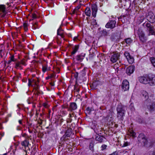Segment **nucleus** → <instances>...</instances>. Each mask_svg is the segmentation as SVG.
I'll return each mask as SVG.
<instances>
[{
    "mask_svg": "<svg viewBox=\"0 0 155 155\" xmlns=\"http://www.w3.org/2000/svg\"><path fill=\"white\" fill-rule=\"evenodd\" d=\"M17 107H18V108L20 109V107H19V106H18V105H17Z\"/></svg>",
    "mask_w": 155,
    "mask_h": 155,
    "instance_id": "56",
    "label": "nucleus"
},
{
    "mask_svg": "<svg viewBox=\"0 0 155 155\" xmlns=\"http://www.w3.org/2000/svg\"><path fill=\"white\" fill-rule=\"evenodd\" d=\"M147 20L148 21L151 23H153L155 22V16L153 13L149 12L147 16Z\"/></svg>",
    "mask_w": 155,
    "mask_h": 155,
    "instance_id": "6",
    "label": "nucleus"
},
{
    "mask_svg": "<svg viewBox=\"0 0 155 155\" xmlns=\"http://www.w3.org/2000/svg\"><path fill=\"white\" fill-rule=\"evenodd\" d=\"M138 34L140 40L142 42H144L147 40V38L145 36V34L141 29H139L138 30Z\"/></svg>",
    "mask_w": 155,
    "mask_h": 155,
    "instance_id": "5",
    "label": "nucleus"
},
{
    "mask_svg": "<svg viewBox=\"0 0 155 155\" xmlns=\"http://www.w3.org/2000/svg\"><path fill=\"white\" fill-rule=\"evenodd\" d=\"M135 66L133 65L128 67L126 69V73L129 75L133 73L135 70Z\"/></svg>",
    "mask_w": 155,
    "mask_h": 155,
    "instance_id": "16",
    "label": "nucleus"
},
{
    "mask_svg": "<svg viewBox=\"0 0 155 155\" xmlns=\"http://www.w3.org/2000/svg\"><path fill=\"white\" fill-rule=\"evenodd\" d=\"M2 50L1 49L0 50V56L1 58H2L3 56L2 54Z\"/></svg>",
    "mask_w": 155,
    "mask_h": 155,
    "instance_id": "42",
    "label": "nucleus"
},
{
    "mask_svg": "<svg viewBox=\"0 0 155 155\" xmlns=\"http://www.w3.org/2000/svg\"><path fill=\"white\" fill-rule=\"evenodd\" d=\"M67 9H68V8H66L65 9V10H66V11H67Z\"/></svg>",
    "mask_w": 155,
    "mask_h": 155,
    "instance_id": "59",
    "label": "nucleus"
},
{
    "mask_svg": "<svg viewBox=\"0 0 155 155\" xmlns=\"http://www.w3.org/2000/svg\"><path fill=\"white\" fill-rule=\"evenodd\" d=\"M94 146V142L93 141L90 142L89 145V148L91 150H93Z\"/></svg>",
    "mask_w": 155,
    "mask_h": 155,
    "instance_id": "31",
    "label": "nucleus"
},
{
    "mask_svg": "<svg viewBox=\"0 0 155 155\" xmlns=\"http://www.w3.org/2000/svg\"><path fill=\"white\" fill-rule=\"evenodd\" d=\"M23 41H25V39H24L23 38Z\"/></svg>",
    "mask_w": 155,
    "mask_h": 155,
    "instance_id": "58",
    "label": "nucleus"
},
{
    "mask_svg": "<svg viewBox=\"0 0 155 155\" xmlns=\"http://www.w3.org/2000/svg\"><path fill=\"white\" fill-rule=\"evenodd\" d=\"M151 155H155V151H154L152 153Z\"/></svg>",
    "mask_w": 155,
    "mask_h": 155,
    "instance_id": "50",
    "label": "nucleus"
},
{
    "mask_svg": "<svg viewBox=\"0 0 155 155\" xmlns=\"http://www.w3.org/2000/svg\"><path fill=\"white\" fill-rule=\"evenodd\" d=\"M11 61H11V60H9L8 61V63H7L8 64H10L11 63Z\"/></svg>",
    "mask_w": 155,
    "mask_h": 155,
    "instance_id": "51",
    "label": "nucleus"
},
{
    "mask_svg": "<svg viewBox=\"0 0 155 155\" xmlns=\"http://www.w3.org/2000/svg\"><path fill=\"white\" fill-rule=\"evenodd\" d=\"M6 14L5 5H0V15L2 17H4Z\"/></svg>",
    "mask_w": 155,
    "mask_h": 155,
    "instance_id": "12",
    "label": "nucleus"
},
{
    "mask_svg": "<svg viewBox=\"0 0 155 155\" xmlns=\"http://www.w3.org/2000/svg\"><path fill=\"white\" fill-rule=\"evenodd\" d=\"M138 140L141 143H143L144 146L146 147H148V141L147 138L143 134H140L138 137Z\"/></svg>",
    "mask_w": 155,
    "mask_h": 155,
    "instance_id": "3",
    "label": "nucleus"
},
{
    "mask_svg": "<svg viewBox=\"0 0 155 155\" xmlns=\"http://www.w3.org/2000/svg\"><path fill=\"white\" fill-rule=\"evenodd\" d=\"M77 107V106L76 103L72 102L70 104L69 110L72 111L76 110Z\"/></svg>",
    "mask_w": 155,
    "mask_h": 155,
    "instance_id": "17",
    "label": "nucleus"
},
{
    "mask_svg": "<svg viewBox=\"0 0 155 155\" xmlns=\"http://www.w3.org/2000/svg\"><path fill=\"white\" fill-rule=\"evenodd\" d=\"M75 13V10H74L72 12V14H74Z\"/></svg>",
    "mask_w": 155,
    "mask_h": 155,
    "instance_id": "52",
    "label": "nucleus"
},
{
    "mask_svg": "<svg viewBox=\"0 0 155 155\" xmlns=\"http://www.w3.org/2000/svg\"><path fill=\"white\" fill-rule=\"evenodd\" d=\"M107 147V146L106 145L103 144L101 146V150H102L106 149Z\"/></svg>",
    "mask_w": 155,
    "mask_h": 155,
    "instance_id": "38",
    "label": "nucleus"
},
{
    "mask_svg": "<svg viewBox=\"0 0 155 155\" xmlns=\"http://www.w3.org/2000/svg\"><path fill=\"white\" fill-rule=\"evenodd\" d=\"M42 121H43V120H42L41 119H40L39 120H38V123L40 125H41L42 124Z\"/></svg>",
    "mask_w": 155,
    "mask_h": 155,
    "instance_id": "39",
    "label": "nucleus"
},
{
    "mask_svg": "<svg viewBox=\"0 0 155 155\" xmlns=\"http://www.w3.org/2000/svg\"><path fill=\"white\" fill-rule=\"evenodd\" d=\"M33 58H35V56H33Z\"/></svg>",
    "mask_w": 155,
    "mask_h": 155,
    "instance_id": "61",
    "label": "nucleus"
},
{
    "mask_svg": "<svg viewBox=\"0 0 155 155\" xmlns=\"http://www.w3.org/2000/svg\"><path fill=\"white\" fill-rule=\"evenodd\" d=\"M143 26L146 29V31L148 36L155 35L154 27L150 22L146 21L143 24Z\"/></svg>",
    "mask_w": 155,
    "mask_h": 155,
    "instance_id": "1",
    "label": "nucleus"
},
{
    "mask_svg": "<svg viewBox=\"0 0 155 155\" xmlns=\"http://www.w3.org/2000/svg\"><path fill=\"white\" fill-rule=\"evenodd\" d=\"M85 55V54L82 53L77 55L75 58H74V59L76 60L78 62H81L84 59Z\"/></svg>",
    "mask_w": 155,
    "mask_h": 155,
    "instance_id": "15",
    "label": "nucleus"
},
{
    "mask_svg": "<svg viewBox=\"0 0 155 155\" xmlns=\"http://www.w3.org/2000/svg\"><path fill=\"white\" fill-rule=\"evenodd\" d=\"M42 70L43 72H45L47 71L48 70L47 68V65L43 66Z\"/></svg>",
    "mask_w": 155,
    "mask_h": 155,
    "instance_id": "30",
    "label": "nucleus"
},
{
    "mask_svg": "<svg viewBox=\"0 0 155 155\" xmlns=\"http://www.w3.org/2000/svg\"><path fill=\"white\" fill-rule=\"evenodd\" d=\"M18 122L20 124H22V120H19L18 121Z\"/></svg>",
    "mask_w": 155,
    "mask_h": 155,
    "instance_id": "49",
    "label": "nucleus"
},
{
    "mask_svg": "<svg viewBox=\"0 0 155 155\" xmlns=\"http://www.w3.org/2000/svg\"><path fill=\"white\" fill-rule=\"evenodd\" d=\"M1 64V63H0V64Z\"/></svg>",
    "mask_w": 155,
    "mask_h": 155,
    "instance_id": "63",
    "label": "nucleus"
},
{
    "mask_svg": "<svg viewBox=\"0 0 155 155\" xmlns=\"http://www.w3.org/2000/svg\"><path fill=\"white\" fill-rule=\"evenodd\" d=\"M74 92H78L79 91V89L78 87L74 86Z\"/></svg>",
    "mask_w": 155,
    "mask_h": 155,
    "instance_id": "33",
    "label": "nucleus"
},
{
    "mask_svg": "<svg viewBox=\"0 0 155 155\" xmlns=\"http://www.w3.org/2000/svg\"><path fill=\"white\" fill-rule=\"evenodd\" d=\"M32 16L33 18H36V15L35 14H33Z\"/></svg>",
    "mask_w": 155,
    "mask_h": 155,
    "instance_id": "47",
    "label": "nucleus"
},
{
    "mask_svg": "<svg viewBox=\"0 0 155 155\" xmlns=\"http://www.w3.org/2000/svg\"><path fill=\"white\" fill-rule=\"evenodd\" d=\"M77 39V37L76 36V37H74V38H73V40L74 41H76Z\"/></svg>",
    "mask_w": 155,
    "mask_h": 155,
    "instance_id": "48",
    "label": "nucleus"
},
{
    "mask_svg": "<svg viewBox=\"0 0 155 155\" xmlns=\"http://www.w3.org/2000/svg\"><path fill=\"white\" fill-rule=\"evenodd\" d=\"M23 27L25 31H27L28 29V23L26 22H25L23 24Z\"/></svg>",
    "mask_w": 155,
    "mask_h": 155,
    "instance_id": "29",
    "label": "nucleus"
},
{
    "mask_svg": "<svg viewBox=\"0 0 155 155\" xmlns=\"http://www.w3.org/2000/svg\"><path fill=\"white\" fill-rule=\"evenodd\" d=\"M28 104H31V103H30V102H28Z\"/></svg>",
    "mask_w": 155,
    "mask_h": 155,
    "instance_id": "62",
    "label": "nucleus"
},
{
    "mask_svg": "<svg viewBox=\"0 0 155 155\" xmlns=\"http://www.w3.org/2000/svg\"><path fill=\"white\" fill-rule=\"evenodd\" d=\"M124 54L129 63L131 64L134 62V58L133 57L130 56L129 52L127 51L125 52Z\"/></svg>",
    "mask_w": 155,
    "mask_h": 155,
    "instance_id": "8",
    "label": "nucleus"
},
{
    "mask_svg": "<svg viewBox=\"0 0 155 155\" xmlns=\"http://www.w3.org/2000/svg\"><path fill=\"white\" fill-rule=\"evenodd\" d=\"M116 23V22L115 21H109L106 25L105 27L107 28H113L115 27Z\"/></svg>",
    "mask_w": 155,
    "mask_h": 155,
    "instance_id": "9",
    "label": "nucleus"
},
{
    "mask_svg": "<svg viewBox=\"0 0 155 155\" xmlns=\"http://www.w3.org/2000/svg\"><path fill=\"white\" fill-rule=\"evenodd\" d=\"M138 80L141 83L144 84H149V75L140 76L138 77Z\"/></svg>",
    "mask_w": 155,
    "mask_h": 155,
    "instance_id": "4",
    "label": "nucleus"
},
{
    "mask_svg": "<svg viewBox=\"0 0 155 155\" xmlns=\"http://www.w3.org/2000/svg\"><path fill=\"white\" fill-rule=\"evenodd\" d=\"M117 117L119 120H123L126 110L125 107L121 105H118L117 108Z\"/></svg>",
    "mask_w": 155,
    "mask_h": 155,
    "instance_id": "2",
    "label": "nucleus"
},
{
    "mask_svg": "<svg viewBox=\"0 0 155 155\" xmlns=\"http://www.w3.org/2000/svg\"><path fill=\"white\" fill-rule=\"evenodd\" d=\"M43 105L45 107H46V106L47 105V104L46 103H44V104H43Z\"/></svg>",
    "mask_w": 155,
    "mask_h": 155,
    "instance_id": "53",
    "label": "nucleus"
},
{
    "mask_svg": "<svg viewBox=\"0 0 155 155\" xmlns=\"http://www.w3.org/2000/svg\"><path fill=\"white\" fill-rule=\"evenodd\" d=\"M125 41L126 43L128 45H130L133 41V40L130 38L125 39Z\"/></svg>",
    "mask_w": 155,
    "mask_h": 155,
    "instance_id": "26",
    "label": "nucleus"
},
{
    "mask_svg": "<svg viewBox=\"0 0 155 155\" xmlns=\"http://www.w3.org/2000/svg\"><path fill=\"white\" fill-rule=\"evenodd\" d=\"M130 145V143L128 142H124L123 144V147H126Z\"/></svg>",
    "mask_w": 155,
    "mask_h": 155,
    "instance_id": "35",
    "label": "nucleus"
},
{
    "mask_svg": "<svg viewBox=\"0 0 155 155\" xmlns=\"http://www.w3.org/2000/svg\"><path fill=\"white\" fill-rule=\"evenodd\" d=\"M69 117L70 118L71 117H73L74 116V114L73 113H72V114H69Z\"/></svg>",
    "mask_w": 155,
    "mask_h": 155,
    "instance_id": "44",
    "label": "nucleus"
},
{
    "mask_svg": "<svg viewBox=\"0 0 155 155\" xmlns=\"http://www.w3.org/2000/svg\"><path fill=\"white\" fill-rule=\"evenodd\" d=\"M21 143L22 146H23L25 147H28L29 144V142L28 140H25L22 141Z\"/></svg>",
    "mask_w": 155,
    "mask_h": 155,
    "instance_id": "21",
    "label": "nucleus"
},
{
    "mask_svg": "<svg viewBox=\"0 0 155 155\" xmlns=\"http://www.w3.org/2000/svg\"><path fill=\"white\" fill-rule=\"evenodd\" d=\"M120 56L118 53H114L111 56L110 61L113 63L115 62L119 59Z\"/></svg>",
    "mask_w": 155,
    "mask_h": 155,
    "instance_id": "13",
    "label": "nucleus"
},
{
    "mask_svg": "<svg viewBox=\"0 0 155 155\" xmlns=\"http://www.w3.org/2000/svg\"><path fill=\"white\" fill-rule=\"evenodd\" d=\"M100 82L98 81H95L93 83V85L96 87L100 84Z\"/></svg>",
    "mask_w": 155,
    "mask_h": 155,
    "instance_id": "27",
    "label": "nucleus"
},
{
    "mask_svg": "<svg viewBox=\"0 0 155 155\" xmlns=\"http://www.w3.org/2000/svg\"><path fill=\"white\" fill-rule=\"evenodd\" d=\"M57 35H60L62 38L64 37L62 30L60 27L57 30Z\"/></svg>",
    "mask_w": 155,
    "mask_h": 155,
    "instance_id": "23",
    "label": "nucleus"
},
{
    "mask_svg": "<svg viewBox=\"0 0 155 155\" xmlns=\"http://www.w3.org/2000/svg\"><path fill=\"white\" fill-rule=\"evenodd\" d=\"M109 155H117V153L116 152H115Z\"/></svg>",
    "mask_w": 155,
    "mask_h": 155,
    "instance_id": "45",
    "label": "nucleus"
},
{
    "mask_svg": "<svg viewBox=\"0 0 155 155\" xmlns=\"http://www.w3.org/2000/svg\"><path fill=\"white\" fill-rule=\"evenodd\" d=\"M32 83V81L30 79H28V86H31V84Z\"/></svg>",
    "mask_w": 155,
    "mask_h": 155,
    "instance_id": "40",
    "label": "nucleus"
},
{
    "mask_svg": "<svg viewBox=\"0 0 155 155\" xmlns=\"http://www.w3.org/2000/svg\"><path fill=\"white\" fill-rule=\"evenodd\" d=\"M32 28H33L34 29H36V28H37L35 26V25H33V26H32Z\"/></svg>",
    "mask_w": 155,
    "mask_h": 155,
    "instance_id": "46",
    "label": "nucleus"
},
{
    "mask_svg": "<svg viewBox=\"0 0 155 155\" xmlns=\"http://www.w3.org/2000/svg\"><path fill=\"white\" fill-rule=\"evenodd\" d=\"M131 136L133 137H134L136 135V133L134 132H132V133H131Z\"/></svg>",
    "mask_w": 155,
    "mask_h": 155,
    "instance_id": "41",
    "label": "nucleus"
},
{
    "mask_svg": "<svg viewBox=\"0 0 155 155\" xmlns=\"http://www.w3.org/2000/svg\"><path fill=\"white\" fill-rule=\"evenodd\" d=\"M35 25H37V23H35Z\"/></svg>",
    "mask_w": 155,
    "mask_h": 155,
    "instance_id": "60",
    "label": "nucleus"
},
{
    "mask_svg": "<svg viewBox=\"0 0 155 155\" xmlns=\"http://www.w3.org/2000/svg\"><path fill=\"white\" fill-rule=\"evenodd\" d=\"M85 70V68H84L83 69V70L82 71H84Z\"/></svg>",
    "mask_w": 155,
    "mask_h": 155,
    "instance_id": "55",
    "label": "nucleus"
},
{
    "mask_svg": "<svg viewBox=\"0 0 155 155\" xmlns=\"http://www.w3.org/2000/svg\"><path fill=\"white\" fill-rule=\"evenodd\" d=\"M71 128H68L66 131L64 135L61 138V139L65 138V137H69L71 134Z\"/></svg>",
    "mask_w": 155,
    "mask_h": 155,
    "instance_id": "18",
    "label": "nucleus"
},
{
    "mask_svg": "<svg viewBox=\"0 0 155 155\" xmlns=\"http://www.w3.org/2000/svg\"><path fill=\"white\" fill-rule=\"evenodd\" d=\"M78 73L77 72H76L74 74V77L76 78V81H77V80L78 79Z\"/></svg>",
    "mask_w": 155,
    "mask_h": 155,
    "instance_id": "37",
    "label": "nucleus"
},
{
    "mask_svg": "<svg viewBox=\"0 0 155 155\" xmlns=\"http://www.w3.org/2000/svg\"><path fill=\"white\" fill-rule=\"evenodd\" d=\"M149 84L150 86L155 85V75H149Z\"/></svg>",
    "mask_w": 155,
    "mask_h": 155,
    "instance_id": "11",
    "label": "nucleus"
},
{
    "mask_svg": "<svg viewBox=\"0 0 155 155\" xmlns=\"http://www.w3.org/2000/svg\"><path fill=\"white\" fill-rule=\"evenodd\" d=\"M79 48V46L78 45H75L74 47L73 48V51L71 52V54L73 55L75 54V53L78 50Z\"/></svg>",
    "mask_w": 155,
    "mask_h": 155,
    "instance_id": "25",
    "label": "nucleus"
},
{
    "mask_svg": "<svg viewBox=\"0 0 155 155\" xmlns=\"http://www.w3.org/2000/svg\"><path fill=\"white\" fill-rule=\"evenodd\" d=\"M15 57H14V56L13 55H11L9 58L10 59V60H11V61H14V62H15V61H16V59H15L14 58Z\"/></svg>",
    "mask_w": 155,
    "mask_h": 155,
    "instance_id": "32",
    "label": "nucleus"
},
{
    "mask_svg": "<svg viewBox=\"0 0 155 155\" xmlns=\"http://www.w3.org/2000/svg\"><path fill=\"white\" fill-rule=\"evenodd\" d=\"M142 20H143L144 19V18L143 17H142Z\"/></svg>",
    "mask_w": 155,
    "mask_h": 155,
    "instance_id": "57",
    "label": "nucleus"
},
{
    "mask_svg": "<svg viewBox=\"0 0 155 155\" xmlns=\"http://www.w3.org/2000/svg\"><path fill=\"white\" fill-rule=\"evenodd\" d=\"M148 109L151 112H155V103H153L150 105Z\"/></svg>",
    "mask_w": 155,
    "mask_h": 155,
    "instance_id": "19",
    "label": "nucleus"
},
{
    "mask_svg": "<svg viewBox=\"0 0 155 155\" xmlns=\"http://www.w3.org/2000/svg\"><path fill=\"white\" fill-rule=\"evenodd\" d=\"M95 140L99 142L100 143H102L103 140V137L99 136L98 134L95 135Z\"/></svg>",
    "mask_w": 155,
    "mask_h": 155,
    "instance_id": "20",
    "label": "nucleus"
},
{
    "mask_svg": "<svg viewBox=\"0 0 155 155\" xmlns=\"http://www.w3.org/2000/svg\"><path fill=\"white\" fill-rule=\"evenodd\" d=\"M152 64L153 65V66L155 67V58L154 57H151L150 58Z\"/></svg>",
    "mask_w": 155,
    "mask_h": 155,
    "instance_id": "28",
    "label": "nucleus"
},
{
    "mask_svg": "<svg viewBox=\"0 0 155 155\" xmlns=\"http://www.w3.org/2000/svg\"><path fill=\"white\" fill-rule=\"evenodd\" d=\"M39 88V87L38 85H36L35 87V89L36 90H38V89Z\"/></svg>",
    "mask_w": 155,
    "mask_h": 155,
    "instance_id": "43",
    "label": "nucleus"
},
{
    "mask_svg": "<svg viewBox=\"0 0 155 155\" xmlns=\"http://www.w3.org/2000/svg\"><path fill=\"white\" fill-rule=\"evenodd\" d=\"M92 11V15L95 18L96 17V14L97 11V6L95 4H93L91 6Z\"/></svg>",
    "mask_w": 155,
    "mask_h": 155,
    "instance_id": "14",
    "label": "nucleus"
},
{
    "mask_svg": "<svg viewBox=\"0 0 155 155\" xmlns=\"http://www.w3.org/2000/svg\"><path fill=\"white\" fill-rule=\"evenodd\" d=\"M85 13L87 16L88 17L90 16L91 15V11L89 8L87 7L86 8L85 11Z\"/></svg>",
    "mask_w": 155,
    "mask_h": 155,
    "instance_id": "22",
    "label": "nucleus"
},
{
    "mask_svg": "<svg viewBox=\"0 0 155 155\" xmlns=\"http://www.w3.org/2000/svg\"><path fill=\"white\" fill-rule=\"evenodd\" d=\"M129 85L128 81L126 80H124L122 84V88L124 91H126L129 89Z\"/></svg>",
    "mask_w": 155,
    "mask_h": 155,
    "instance_id": "7",
    "label": "nucleus"
},
{
    "mask_svg": "<svg viewBox=\"0 0 155 155\" xmlns=\"http://www.w3.org/2000/svg\"><path fill=\"white\" fill-rule=\"evenodd\" d=\"M142 95L144 97L146 100H147L149 96L148 93L145 91H143L142 93Z\"/></svg>",
    "mask_w": 155,
    "mask_h": 155,
    "instance_id": "24",
    "label": "nucleus"
},
{
    "mask_svg": "<svg viewBox=\"0 0 155 155\" xmlns=\"http://www.w3.org/2000/svg\"><path fill=\"white\" fill-rule=\"evenodd\" d=\"M92 109L90 108L89 107H88L87 108L86 111L88 113H90L92 111Z\"/></svg>",
    "mask_w": 155,
    "mask_h": 155,
    "instance_id": "34",
    "label": "nucleus"
},
{
    "mask_svg": "<svg viewBox=\"0 0 155 155\" xmlns=\"http://www.w3.org/2000/svg\"><path fill=\"white\" fill-rule=\"evenodd\" d=\"M94 55L95 54L94 53H92L91 54H90L89 55V58H92L94 56Z\"/></svg>",
    "mask_w": 155,
    "mask_h": 155,
    "instance_id": "36",
    "label": "nucleus"
},
{
    "mask_svg": "<svg viewBox=\"0 0 155 155\" xmlns=\"http://www.w3.org/2000/svg\"><path fill=\"white\" fill-rule=\"evenodd\" d=\"M51 85L52 86H54V83H51Z\"/></svg>",
    "mask_w": 155,
    "mask_h": 155,
    "instance_id": "54",
    "label": "nucleus"
},
{
    "mask_svg": "<svg viewBox=\"0 0 155 155\" xmlns=\"http://www.w3.org/2000/svg\"><path fill=\"white\" fill-rule=\"evenodd\" d=\"M22 64L24 66L26 65L25 61L24 60H22L20 61H17L15 63V68L17 69L19 68L20 69H22V68L21 66Z\"/></svg>",
    "mask_w": 155,
    "mask_h": 155,
    "instance_id": "10",
    "label": "nucleus"
}]
</instances>
